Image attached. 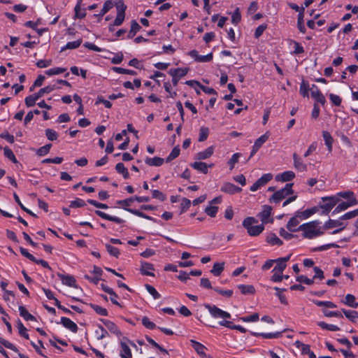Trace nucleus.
<instances>
[{
    "label": "nucleus",
    "instance_id": "61",
    "mask_svg": "<svg viewBox=\"0 0 358 358\" xmlns=\"http://www.w3.org/2000/svg\"><path fill=\"white\" fill-rule=\"evenodd\" d=\"M91 307L93 308V310L99 315H103V316H106L108 315V311L106 308L101 307V306H97V305H94V304H91Z\"/></svg>",
    "mask_w": 358,
    "mask_h": 358
},
{
    "label": "nucleus",
    "instance_id": "45",
    "mask_svg": "<svg viewBox=\"0 0 358 358\" xmlns=\"http://www.w3.org/2000/svg\"><path fill=\"white\" fill-rule=\"evenodd\" d=\"M17 327L18 329L19 334L24 338L29 339V334L27 333V329L20 320H18L17 321Z\"/></svg>",
    "mask_w": 358,
    "mask_h": 358
},
{
    "label": "nucleus",
    "instance_id": "7",
    "mask_svg": "<svg viewBox=\"0 0 358 358\" xmlns=\"http://www.w3.org/2000/svg\"><path fill=\"white\" fill-rule=\"evenodd\" d=\"M342 220H329L327 222H326L323 226V229L324 230L332 229L334 227H339V229H337L334 230L332 234H336L339 232H341L342 230H343L346 225L344 224L343 222H341Z\"/></svg>",
    "mask_w": 358,
    "mask_h": 358
},
{
    "label": "nucleus",
    "instance_id": "11",
    "mask_svg": "<svg viewBox=\"0 0 358 358\" xmlns=\"http://www.w3.org/2000/svg\"><path fill=\"white\" fill-rule=\"evenodd\" d=\"M268 133H266L255 141L250 157H252L258 151L262 145L268 140Z\"/></svg>",
    "mask_w": 358,
    "mask_h": 358
},
{
    "label": "nucleus",
    "instance_id": "34",
    "mask_svg": "<svg viewBox=\"0 0 358 358\" xmlns=\"http://www.w3.org/2000/svg\"><path fill=\"white\" fill-rule=\"evenodd\" d=\"M343 303L351 308L357 307V304L355 302V296L350 294H348L345 296V300L343 301Z\"/></svg>",
    "mask_w": 358,
    "mask_h": 358
},
{
    "label": "nucleus",
    "instance_id": "59",
    "mask_svg": "<svg viewBox=\"0 0 358 358\" xmlns=\"http://www.w3.org/2000/svg\"><path fill=\"white\" fill-rule=\"evenodd\" d=\"M358 216V208L350 212L346 213L340 217V220H350Z\"/></svg>",
    "mask_w": 358,
    "mask_h": 358
},
{
    "label": "nucleus",
    "instance_id": "27",
    "mask_svg": "<svg viewBox=\"0 0 358 358\" xmlns=\"http://www.w3.org/2000/svg\"><path fill=\"white\" fill-rule=\"evenodd\" d=\"M188 72V69H171L169 70V73L171 76H176L178 78H180L185 76Z\"/></svg>",
    "mask_w": 358,
    "mask_h": 358
},
{
    "label": "nucleus",
    "instance_id": "15",
    "mask_svg": "<svg viewBox=\"0 0 358 358\" xmlns=\"http://www.w3.org/2000/svg\"><path fill=\"white\" fill-rule=\"evenodd\" d=\"M61 323L62 324V325L64 327H66V329H69L72 332H73V333L77 332V331H78V326H77V324L71 320L69 318L65 317H62L61 318Z\"/></svg>",
    "mask_w": 358,
    "mask_h": 358
},
{
    "label": "nucleus",
    "instance_id": "38",
    "mask_svg": "<svg viewBox=\"0 0 358 358\" xmlns=\"http://www.w3.org/2000/svg\"><path fill=\"white\" fill-rule=\"evenodd\" d=\"M317 211V209L316 207H313L312 208L306 209V210L303 212H298L299 215L303 219H307L312 215L315 214Z\"/></svg>",
    "mask_w": 358,
    "mask_h": 358
},
{
    "label": "nucleus",
    "instance_id": "47",
    "mask_svg": "<svg viewBox=\"0 0 358 358\" xmlns=\"http://www.w3.org/2000/svg\"><path fill=\"white\" fill-rule=\"evenodd\" d=\"M180 155V148L178 146H176L175 147L172 151L171 152V153L169 154V155L167 157L166 159V162H170L171 161H172L173 159H176V157H178Z\"/></svg>",
    "mask_w": 358,
    "mask_h": 358
},
{
    "label": "nucleus",
    "instance_id": "48",
    "mask_svg": "<svg viewBox=\"0 0 358 358\" xmlns=\"http://www.w3.org/2000/svg\"><path fill=\"white\" fill-rule=\"evenodd\" d=\"M13 197H14L15 201L17 203V204L20 206V208L23 210L27 212L30 215H31V216H33L34 217H36V214H34L33 212H31L30 210H29L26 207H23V204L21 203L20 199L19 196H17V194L16 193L13 194Z\"/></svg>",
    "mask_w": 358,
    "mask_h": 358
},
{
    "label": "nucleus",
    "instance_id": "63",
    "mask_svg": "<svg viewBox=\"0 0 358 358\" xmlns=\"http://www.w3.org/2000/svg\"><path fill=\"white\" fill-rule=\"evenodd\" d=\"M241 155L240 153H235L232 155L231 158L229 160L228 164L230 166V169L232 170L234 168L235 164L238 162V159Z\"/></svg>",
    "mask_w": 358,
    "mask_h": 358
},
{
    "label": "nucleus",
    "instance_id": "10",
    "mask_svg": "<svg viewBox=\"0 0 358 358\" xmlns=\"http://www.w3.org/2000/svg\"><path fill=\"white\" fill-rule=\"evenodd\" d=\"M272 208L269 206L265 205L263 207V210L258 214V217H259L262 224H266L268 222H271L273 220H269V217L271 214Z\"/></svg>",
    "mask_w": 358,
    "mask_h": 358
},
{
    "label": "nucleus",
    "instance_id": "64",
    "mask_svg": "<svg viewBox=\"0 0 358 358\" xmlns=\"http://www.w3.org/2000/svg\"><path fill=\"white\" fill-rule=\"evenodd\" d=\"M45 135L48 140L55 141L57 140L58 137L57 133L51 129H47L45 130Z\"/></svg>",
    "mask_w": 358,
    "mask_h": 358
},
{
    "label": "nucleus",
    "instance_id": "56",
    "mask_svg": "<svg viewBox=\"0 0 358 358\" xmlns=\"http://www.w3.org/2000/svg\"><path fill=\"white\" fill-rule=\"evenodd\" d=\"M38 98L35 96V94H31L25 98V104L27 107H31L35 105Z\"/></svg>",
    "mask_w": 358,
    "mask_h": 358
},
{
    "label": "nucleus",
    "instance_id": "13",
    "mask_svg": "<svg viewBox=\"0 0 358 358\" xmlns=\"http://www.w3.org/2000/svg\"><path fill=\"white\" fill-rule=\"evenodd\" d=\"M214 150L215 148L213 146H210L207 148L205 150L196 153V155L194 157V159L197 160L207 159L213 155Z\"/></svg>",
    "mask_w": 358,
    "mask_h": 358
},
{
    "label": "nucleus",
    "instance_id": "54",
    "mask_svg": "<svg viewBox=\"0 0 358 358\" xmlns=\"http://www.w3.org/2000/svg\"><path fill=\"white\" fill-rule=\"evenodd\" d=\"M309 85L303 81L300 85V93L304 97L308 96V90H310Z\"/></svg>",
    "mask_w": 358,
    "mask_h": 358
},
{
    "label": "nucleus",
    "instance_id": "21",
    "mask_svg": "<svg viewBox=\"0 0 358 358\" xmlns=\"http://www.w3.org/2000/svg\"><path fill=\"white\" fill-rule=\"evenodd\" d=\"M191 343L192 344V347L194 348V349L196 350V352L199 355H201L203 357H207V355H206V354L205 352V350L206 348V347L203 344H201V343H199L197 341H195L194 340H191Z\"/></svg>",
    "mask_w": 358,
    "mask_h": 358
},
{
    "label": "nucleus",
    "instance_id": "62",
    "mask_svg": "<svg viewBox=\"0 0 358 358\" xmlns=\"http://www.w3.org/2000/svg\"><path fill=\"white\" fill-rule=\"evenodd\" d=\"M315 304H316L317 306H326L327 308H334L336 307V304H334L331 301H314Z\"/></svg>",
    "mask_w": 358,
    "mask_h": 358
},
{
    "label": "nucleus",
    "instance_id": "42",
    "mask_svg": "<svg viewBox=\"0 0 358 358\" xmlns=\"http://www.w3.org/2000/svg\"><path fill=\"white\" fill-rule=\"evenodd\" d=\"M209 134V129L208 127H202L199 129V141L203 142L206 141Z\"/></svg>",
    "mask_w": 358,
    "mask_h": 358
},
{
    "label": "nucleus",
    "instance_id": "2",
    "mask_svg": "<svg viewBox=\"0 0 358 358\" xmlns=\"http://www.w3.org/2000/svg\"><path fill=\"white\" fill-rule=\"evenodd\" d=\"M257 221L252 217L245 218L243 222V227L247 229L250 236H256L259 235L264 229V224L253 225Z\"/></svg>",
    "mask_w": 358,
    "mask_h": 358
},
{
    "label": "nucleus",
    "instance_id": "29",
    "mask_svg": "<svg viewBox=\"0 0 358 358\" xmlns=\"http://www.w3.org/2000/svg\"><path fill=\"white\" fill-rule=\"evenodd\" d=\"M19 311H20V316L22 317L25 320H27V321H33V320L35 321L36 320L35 317L33 316L31 314H30L24 306H20L19 307Z\"/></svg>",
    "mask_w": 358,
    "mask_h": 358
},
{
    "label": "nucleus",
    "instance_id": "46",
    "mask_svg": "<svg viewBox=\"0 0 358 358\" xmlns=\"http://www.w3.org/2000/svg\"><path fill=\"white\" fill-rule=\"evenodd\" d=\"M105 246H106V248L108 252L110 255L115 257L117 258L119 257L120 252V250L118 248L113 247L109 244H106Z\"/></svg>",
    "mask_w": 358,
    "mask_h": 358
},
{
    "label": "nucleus",
    "instance_id": "3",
    "mask_svg": "<svg viewBox=\"0 0 358 358\" xmlns=\"http://www.w3.org/2000/svg\"><path fill=\"white\" fill-rule=\"evenodd\" d=\"M116 9H117V16L113 22V24L109 26V30L113 31V26H120L125 18V10L127 9V6L124 3L122 0H119L115 3Z\"/></svg>",
    "mask_w": 358,
    "mask_h": 358
},
{
    "label": "nucleus",
    "instance_id": "8",
    "mask_svg": "<svg viewBox=\"0 0 358 358\" xmlns=\"http://www.w3.org/2000/svg\"><path fill=\"white\" fill-rule=\"evenodd\" d=\"M357 203L358 201L357 200L356 198H352L351 199H349L346 202L343 201L336 207V208L333 211V214L338 213L341 211L345 210L349 207L353 206Z\"/></svg>",
    "mask_w": 358,
    "mask_h": 358
},
{
    "label": "nucleus",
    "instance_id": "20",
    "mask_svg": "<svg viewBox=\"0 0 358 358\" xmlns=\"http://www.w3.org/2000/svg\"><path fill=\"white\" fill-rule=\"evenodd\" d=\"M101 322L110 332L116 335H121L120 331L114 322L107 320H101Z\"/></svg>",
    "mask_w": 358,
    "mask_h": 358
},
{
    "label": "nucleus",
    "instance_id": "53",
    "mask_svg": "<svg viewBox=\"0 0 358 358\" xmlns=\"http://www.w3.org/2000/svg\"><path fill=\"white\" fill-rule=\"evenodd\" d=\"M113 6V3L112 0H107L101 9V11L99 14V15L103 16L110 9H111Z\"/></svg>",
    "mask_w": 358,
    "mask_h": 358
},
{
    "label": "nucleus",
    "instance_id": "16",
    "mask_svg": "<svg viewBox=\"0 0 358 358\" xmlns=\"http://www.w3.org/2000/svg\"><path fill=\"white\" fill-rule=\"evenodd\" d=\"M213 166V164L208 165L207 164L201 162H195L191 164L192 168L204 174L208 173V168L212 167Z\"/></svg>",
    "mask_w": 358,
    "mask_h": 358
},
{
    "label": "nucleus",
    "instance_id": "1",
    "mask_svg": "<svg viewBox=\"0 0 358 358\" xmlns=\"http://www.w3.org/2000/svg\"><path fill=\"white\" fill-rule=\"evenodd\" d=\"M319 220H314L299 227V229L303 231V236L306 238L312 239L324 234L323 227H320Z\"/></svg>",
    "mask_w": 358,
    "mask_h": 358
},
{
    "label": "nucleus",
    "instance_id": "43",
    "mask_svg": "<svg viewBox=\"0 0 358 358\" xmlns=\"http://www.w3.org/2000/svg\"><path fill=\"white\" fill-rule=\"evenodd\" d=\"M66 71V69H65V68L57 67V68H53V69L47 70L45 71V74L49 76H51L53 75L61 74V73L65 72Z\"/></svg>",
    "mask_w": 358,
    "mask_h": 358
},
{
    "label": "nucleus",
    "instance_id": "40",
    "mask_svg": "<svg viewBox=\"0 0 358 358\" xmlns=\"http://www.w3.org/2000/svg\"><path fill=\"white\" fill-rule=\"evenodd\" d=\"M81 43H82V39H78L75 41L69 42L64 47L62 48L61 50L64 51L66 49H76V48H78Z\"/></svg>",
    "mask_w": 358,
    "mask_h": 358
},
{
    "label": "nucleus",
    "instance_id": "58",
    "mask_svg": "<svg viewBox=\"0 0 358 358\" xmlns=\"http://www.w3.org/2000/svg\"><path fill=\"white\" fill-rule=\"evenodd\" d=\"M145 288L155 299H158L160 298V294L154 287L150 285H145Z\"/></svg>",
    "mask_w": 358,
    "mask_h": 358
},
{
    "label": "nucleus",
    "instance_id": "9",
    "mask_svg": "<svg viewBox=\"0 0 358 358\" xmlns=\"http://www.w3.org/2000/svg\"><path fill=\"white\" fill-rule=\"evenodd\" d=\"M312 97L316 100L317 102L324 105L326 102L324 96L321 93L318 87L315 85H313L310 88Z\"/></svg>",
    "mask_w": 358,
    "mask_h": 358
},
{
    "label": "nucleus",
    "instance_id": "18",
    "mask_svg": "<svg viewBox=\"0 0 358 358\" xmlns=\"http://www.w3.org/2000/svg\"><path fill=\"white\" fill-rule=\"evenodd\" d=\"M95 213L104 220L112 221L117 224H122L124 222V220L122 219L117 217L109 215L106 214V213L102 212L101 210H96Z\"/></svg>",
    "mask_w": 358,
    "mask_h": 358
},
{
    "label": "nucleus",
    "instance_id": "4",
    "mask_svg": "<svg viewBox=\"0 0 358 358\" xmlns=\"http://www.w3.org/2000/svg\"><path fill=\"white\" fill-rule=\"evenodd\" d=\"M292 183H287L284 188L275 192L270 198V203H278L282 199H285L287 196L293 192Z\"/></svg>",
    "mask_w": 358,
    "mask_h": 358
},
{
    "label": "nucleus",
    "instance_id": "55",
    "mask_svg": "<svg viewBox=\"0 0 358 358\" xmlns=\"http://www.w3.org/2000/svg\"><path fill=\"white\" fill-rule=\"evenodd\" d=\"M98 340H101L108 335V331L102 327L99 326V329L95 331Z\"/></svg>",
    "mask_w": 358,
    "mask_h": 358
},
{
    "label": "nucleus",
    "instance_id": "19",
    "mask_svg": "<svg viewBox=\"0 0 358 358\" xmlns=\"http://www.w3.org/2000/svg\"><path fill=\"white\" fill-rule=\"evenodd\" d=\"M295 177V173L292 171L283 172L282 174L277 175L275 180L278 181L287 182L292 180Z\"/></svg>",
    "mask_w": 358,
    "mask_h": 358
},
{
    "label": "nucleus",
    "instance_id": "26",
    "mask_svg": "<svg viewBox=\"0 0 358 358\" xmlns=\"http://www.w3.org/2000/svg\"><path fill=\"white\" fill-rule=\"evenodd\" d=\"M322 137L324 140L325 144L327 146L329 152L332 151L333 138L329 132L324 131L322 132Z\"/></svg>",
    "mask_w": 358,
    "mask_h": 358
},
{
    "label": "nucleus",
    "instance_id": "57",
    "mask_svg": "<svg viewBox=\"0 0 358 358\" xmlns=\"http://www.w3.org/2000/svg\"><path fill=\"white\" fill-rule=\"evenodd\" d=\"M51 146L52 145L51 144H47L43 147H41L39 149H38V150L36 151V154L38 155V156H44L45 155H47L50 148H51Z\"/></svg>",
    "mask_w": 358,
    "mask_h": 358
},
{
    "label": "nucleus",
    "instance_id": "50",
    "mask_svg": "<svg viewBox=\"0 0 358 358\" xmlns=\"http://www.w3.org/2000/svg\"><path fill=\"white\" fill-rule=\"evenodd\" d=\"M112 70L116 73H122V74H129V75H136V73L133 70L126 69L121 67L114 66L112 68Z\"/></svg>",
    "mask_w": 358,
    "mask_h": 358
},
{
    "label": "nucleus",
    "instance_id": "17",
    "mask_svg": "<svg viewBox=\"0 0 358 358\" xmlns=\"http://www.w3.org/2000/svg\"><path fill=\"white\" fill-rule=\"evenodd\" d=\"M297 217H300V215H299V213H297V215L294 217H292L287 222V229L289 231H292V232H295V231H300L299 229V227L297 228L296 227L299 225V221L297 218Z\"/></svg>",
    "mask_w": 358,
    "mask_h": 358
},
{
    "label": "nucleus",
    "instance_id": "41",
    "mask_svg": "<svg viewBox=\"0 0 358 358\" xmlns=\"http://www.w3.org/2000/svg\"><path fill=\"white\" fill-rule=\"evenodd\" d=\"M272 178H273V175L271 173H265L259 179H258L257 180V182L262 187V186L265 185Z\"/></svg>",
    "mask_w": 358,
    "mask_h": 358
},
{
    "label": "nucleus",
    "instance_id": "12",
    "mask_svg": "<svg viewBox=\"0 0 358 358\" xmlns=\"http://www.w3.org/2000/svg\"><path fill=\"white\" fill-rule=\"evenodd\" d=\"M241 188L236 186L235 185L231 182H225L221 187V191L227 194H234L236 193L240 192L241 191Z\"/></svg>",
    "mask_w": 358,
    "mask_h": 358
},
{
    "label": "nucleus",
    "instance_id": "44",
    "mask_svg": "<svg viewBox=\"0 0 358 358\" xmlns=\"http://www.w3.org/2000/svg\"><path fill=\"white\" fill-rule=\"evenodd\" d=\"M318 326H320L321 328L324 329H327L329 331H338L340 329L336 325L334 324H328L325 323L324 322H319L317 323Z\"/></svg>",
    "mask_w": 358,
    "mask_h": 358
},
{
    "label": "nucleus",
    "instance_id": "35",
    "mask_svg": "<svg viewBox=\"0 0 358 358\" xmlns=\"http://www.w3.org/2000/svg\"><path fill=\"white\" fill-rule=\"evenodd\" d=\"M56 88L55 85H48L45 87L41 89L37 93H35V96L39 99L45 94H48L52 92Z\"/></svg>",
    "mask_w": 358,
    "mask_h": 358
},
{
    "label": "nucleus",
    "instance_id": "23",
    "mask_svg": "<svg viewBox=\"0 0 358 358\" xmlns=\"http://www.w3.org/2000/svg\"><path fill=\"white\" fill-rule=\"evenodd\" d=\"M164 159L159 157H155L153 158L147 157L145 162L152 166H160L163 164Z\"/></svg>",
    "mask_w": 358,
    "mask_h": 358
},
{
    "label": "nucleus",
    "instance_id": "25",
    "mask_svg": "<svg viewBox=\"0 0 358 358\" xmlns=\"http://www.w3.org/2000/svg\"><path fill=\"white\" fill-rule=\"evenodd\" d=\"M62 283L69 287H77L75 278L71 275H59Z\"/></svg>",
    "mask_w": 358,
    "mask_h": 358
},
{
    "label": "nucleus",
    "instance_id": "37",
    "mask_svg": "<svg viewBox=\"0 0 358 358\" xmlns=\"http://www.w3.org/2000/svg\"><path fill=\"white\" fill-rule=\"evenodd\" d=\"M122 350L120 352V357L122 358H131V352L129 347L125 343H121Z\"/></svg>",
    "mask_w": 358,
    "mask_h": 358
},
{
    "label": "nucleus",
    "instance_id": "30",
    "mask_svg": "<svg viewBox=\"0 0 358 358\" xmlns=\"http://www.w3.org/2000/svg\"><path fill=\"white\" fill-rule=\"evenodd\" d=\"M266 241L274 245H282V241L273 233L269 234L266 237Z\"/></svg>",
    "mask_w": 358,
    "mask_h": 358
},
{
    "label": "nucleus",
    "instance_id": "14",
    "mask_svg": "<svg viewBox=\"0 0 358 358\" xmlns=\"http://www.w3.org/2000/svg\"><path fill=\"white\" fill-rule=\"evenodd\" d=\"M153 270L154 266L152 264L145 262H141V266L140 268L141 274L148 276H154L155 275L152 273Z\"/></svg>",
    "mask_w": 358,
    "mask_h": 358
},
{
    "label": "nucleus",
    "instance_id": "33",
    "mask_svg": "<svg viewBox=\"0 0 358 358\" xmlns=\"http://www.w3.org/2000/svg\"><path fill=\"white\" fill-rule=\"evenodd\" d=\"M224 263H215L210 272L215 276H219L224 270Z\"/></svg>",
    "mask_w": 358,
    "mask_h": 358
},
{
    "label": "nucleus",
    "instance_id": "24",
    "mask_svg": "<svg viewBox=\"0 0 358 358\" xmlns=\"http://www.w3.org/2000/svg\"><path fill=\"white\" fill-rule=\"evenodd\" d=\"M219 324L221 325V326H224V327H228L229 329H236V330H238L242 333H245L246 332V329L243 327L242 326H240V325H232L231 324V322L230 321H227V320H221L219 322Z\"/></svg>",
    "mask_w": 358,
    "mask_h": 358
},
{
    "label": "nucleus",
    "instance_id": "22",
    "mask_svg": "<svg viewBox=\"0 0 358 358\" xmlns=\"http://www.w3.org/2000/svg\"><path fill=\"white\" fill-rule=\"evenodd\" d=\"M304 10L305 8L302 7L301 10H300V13L298 15L297 19V27L299 29V31L303 34H304L306 31L303 22Z\"/></svg>",
    "mask_w": 358,
    "mask_h": 358
},
{
    "label": "nucleus",
    "instance_id": "32",
    "mask_svg": "<svg viewBox=\"0 0 358 358\" xmlns=\"http://www.w3.org/2000/svg\"><path fill=\"white\" fill-rule=\"evenodd\" d=\"M343 313L351 322H355L358 319V313L355 310L342 309Z\"/></svg>",
    "mask_w": 358,
    "mask_h": 358
},
{
    "label": "nucleus",
    "instance_id": "28",
    "mask_svg": "<svg viewBox=\"0 0 358 358\" xmlns=\"http://www.w3.org/2000/svg\"><path fill=\"white\" fill-rule=\"evenodd\" d=\"M141 29V26L138 24V22L136 20H132L131 22V29L128 34L127 37L129 38H132L136 34L140 31Z\"/></svg>",
    "mask_w": 358,
    "mask_h": 358
},
{
    "label": "nucleus",
    "instance_id": "52",
    "mask_svg": "<svg viewBox=\"0 0 358 358\" xmlns=\"http://www.w3.org/2000/svg\"><path fill=\"white\" fill-rule=\"evenodd\" d=\"M4 155L14 163H17V159L11 149L6 147L3 149Z\"/></svg>",
    "mask_w": 358,
    "mask_h": 358
},
{
    "label": "nucleus",
    "instance_id": "51",
    "mask_svg": "<svg viewBox=\"0 0 358 358\" xmlns=\"http://www.w3.org/2000/svg\"><path fill=\"white\" fill-rule=\"evenodd\" d=\"M274 289L277 291L276 296L279 298L280 301L282 304L287 305L288 303L286 296L281 293V292L285 291V289H280L277 287H274Z\"/></svg>",
    "mask_w": 358,
    "mask_h": 358
},
{
    "label": "nucleus",
    "instance_id": "39",
    "mask_svg": "<svg viewBox=\"0 0 358 358\" xmlns=\"http://www.w3.org/2000/svg\"><path fill=\"white\" fill-rule=\"evenodd\" d=\"M124 210L136 215V216H138V217H143V218H145V219H147V220H155L153 218H152L151 217L145 215V213L139 211V210H134V209H131V208H124Z\"/></svg>",
    "mask_w": 358,
    "mask_h": 358
},
{
    "label": "nucleus",
    "instance_id": "31",
    "mask_svg": "<svg viewBox=\"0 0 358 358\" xmlns=\"http://www.w3.org/2000/svg\"><path fill=\"white\" fill-rule=\"evenodd\" d=\"M238 288L241 290L243 294H253L255 292L254 286L250 285H239Z\"/></svg>",
    "mask_w": 358,
    "mask_h": 358
},
{
    "label": "nucleus",
    "instance_id": "36",
    "mask_svg": "<svg viewBox=\"0 0 358 358\" xmlns=\"http://www.w3.org/2000/svg\"><path fill=\"white\" fill-rule=\"evenodd\" d=\"M81 1L82 0H79V1L77 3L76 6H75V17L76 18H83L86 15V12L85 10L81 9Z\"/></svg>",
    "mask_w": 358,
    "mask_h": 358
},
{
    "label": "nucleus",
    "instance_id": "5",
    "mask_svg": "<svg viewBox=\"0 0 358 358\" xmlns=\"http://www.w3.org/2000/svg\"><path fill=\"white\" fill-rule=\"evenodd\" d=\"M205 308L209 311L211 316L215 319H222L226 320L231 318L230 313L222 310L215 305L205 304Z\"/></svg>",
    "mask_w": 358,
    "mask_h": 358
},
{
    "label": "nucleus",
    "instance_id": "49",
    "mask_svg": "<svg viewBox=\"0 0 358 358\" xmlns=\"http://www.w3.org/2000/svg\"><path fill=\"white\" fill-rule=\"evenodd\" d=\"M275 262H277V264L275 265V266L273 269V272H278V273H282L283 271L286 268V266H287L286 264L284 263L283 262H281L278 259L275 260Z\"/></svg>",
    "mask_w": 358,
    "mask_h": 358
},
{
    "label": "nucleus",
    "instance_id": "60",
    "mask_svg": "<svg viewBox=\"0 0 358 358\" xmlns=\"http://www.w3.org/2000/svg\"><path fill=\"white\" fill-rule=\"evenodd\" d=\"M142 324L145 327L149 329H154L156 327L155 324L151 322L146 316L142 318Z\"/></svg>",
    "mask_w": 358,
    "mask_h": 358
},
{
    "label": "nucleus",
    "instance_id": "6",
    "mask_svg": "<svg viewBox=\"0 0 358 358\" xmlns=\"http://www.w3.org/2000/svg\"><path fill=\"white\" fill-rule=\"evenodd\" d=\"M322 200L325 202L320 205V208L324 210V213H329L330 210L337 204L339 199L336 196L322 197Z\"/></svg>",
    "mask_w": 358,
    "mask_h": 358
}]
</instances>
